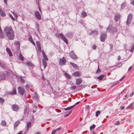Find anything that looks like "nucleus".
I'll use <instances>...</instances> for the list:
<instances>
[{
  "label": "nucleus",
  "mask_w": 134,
  "mask_h": 134,
  "mask_svg": "<svg viewBox=\"0 0 134 134\" xmlns=\"http://www.w3.org/2000/svg\"><path fill=\"white\" fill-rule=\"evenodd\" d=\"M4 32L6 36L9 39L12 40L13 39L14 32L11 27H5Z\"/></svg>",
  "instance_id": "obj_1"
},
{
  "label": "nucleus",
  "mask_w": 134,
  "mask_h": 134,
  "mask_svg": "<svg viewBox=\"0 0 134 134\" xmlns=\"http://www.w3.org/2000/svg\"><path fill=\"white\" fill-rule=\"evenodd\" d=\"M106 31L108 32H111L113 34L117 32V29L116 27H113L112 25L109 24L107 28Z\"/></svg>",
  "instance_id": "obj_2"
},
{
  "label": "nucleus",
  "mask_w": 134,
  "mask_h": 134,
  "mask_svg": "<svg viewBox=\"0 0 134 134\" xmlns=\"http://www.w3.org/2000/svg\"><path fill=\"white\" fill-rule=\"evenodd\" d=\"M55 36L58 38L60 37L61 39L63 41L67 44H68V40L65 37L62 33H56L55 34Z\"/></svg>",
  "instance_id": "obj_3"
},
{
  "label": "nucleus",
  "mask_w": 134,
  "mask_h": 134,
  "mask_svg": "<svg viewBox=\"0 0 134 134\" xmlns=\"http://www.w3.org/2000/svg\"><path fill=\"white\" fill-rule=\"evenodd\" d=\"M107 37V34L106 32H103L100 34V39L101 42H104Z\"/></svg>",
  "instance_id": "obj_4"
},
{
  "label": "nucleus",
  "mask_w": 134,
  "mask_h": 134,
  "mask_svg": "<svg viewBox=\"0 0 134 134\" xmlns=\"http://www.w3.org/2000/svg\"><path fill=\"white\" fill-rule=\"evenodd\" d=\"M66 60L64 57L59 59V65L61 66H63L66 64Z\"/></svg>",
  "instance_id": "obj_5"
},
{
  "label": "nucleus",
  "mask_w": 134,
  "mask_h": 134,
  "mask_svg": "<svg viewBox=\"0 0 134 134\" xmlns=\"http://www.w3.org/2000/svg\"><path fill=\"white\" fill-rule=\"evenodd\" d=\"M18 93L21 96H23L25 90L24 88L21 86H19L18 88Z\"/></svg>",
  "instance_id": "obj_6"
},
{
  "label": "nucleus",
  "mask_w": 134,
  "mask_h": 134,
  "mask_svg": "<svg viewBox=\"0 0 134 134\" xmlns=\"http://www.w3.org/2000/svg\"><path fill=\"white\" fill-rule=\"evenodd\" d=\"M132 18V15L131 13L129 14L127 16V19L126 21V25L129 26L131 21Z\"/></svg>",
  "instance_id": "obj_7"
},
{
  "label": "nucleus",
  "mask_w": 134,
  "mask_h": 134,
  "mask_svg": "<svg viewBox=\"0 0 134 134\" xmlns=\"http://www.w3.org/2000/svg\"><path fill=\"white\" fill-rule=\"evenodd\" d=\"M121 15L119 13H116L114 15V20L116 23L120 21V18Z\"/></svg>",
  "instance_id": "obj_8"
},
{
  "label": "nucleus",
  "mask_w": 134,
  "mask_h": 134,
  "mask_svg": "<svg viewBox=\"0 0 134 134\" xmlns=\"http://www.w3.org/2000/svg\"><path fill=\"white\" fill-rule=\"evenodd\" d=\"M69 55L71 58L73 60H75L77 59V57L76 55L75 54L73 51H71L70 52Z\"/></svg>",
  "instance_id": "obj_9"
},
{
  "label": "nucleus",
  "mask_w": 134,
  "mask_h": 134,
  "mask_svg": "<svg viewBox=\"0 0 134 134\" xmlns=\"http://www.w3.org/2000/svg\"><path fill=\"white\" fill-rule=\"evenodd\" d=\"M98 32L96 30H92L91 31L89 34L90 35H93V36H97L98 34Z\"/></svg>",
  "instance_id": "obj_10"
},
{
  "label": "nucleus",
  "mask_w": 134,
  "mask_h": 134,
  "mask_svg": "<svg viewBox=\"0 0 134 134\" xmlns=\"http://www.w3.org/2000/svg\"><path fill=\"white\" fill-rule=\"evenodd\" d=\"M35 16L38 20H41V16L39 12L38 11H37L35 12Z\"/></svg>",
  "instance_id": "obj_11"
},
{
  "label": "nucleus",
  "mask_w": 134,
  "mask_h": 134,
  "mask_svg": "<svg viewBox=\"0 0 134 134\" xmlns=\"http://www.w3.org/2000/svg\"><path fill=\"white\" fill-rule=\"evenodd\" d=\"M73 35L72 32H69L65 34V36L67 38L70 39L72 37Z\"/></svg>",
  "instance_id": "obj_12"
},
{
  "label": "nucleus",
  "mask_w": 134,
  "mask_h": 134,
  "mask_svg": "<svg viewBox=\"0 0 134 134\" xmlns=\"http://www.w3.org/2000/svg\"><path fill=\"white\" fill-rule=\"evenodd\" d=\"M72 75L74 76L79 77L81 75L80 72L79 71H76L72 74Z\"/></svg>",
  "instance_id": "obj_13"
},
{
  "label": "nucleus",
  "mask_w": 134,
  "mask_h": 134,
  "mask_svg": "<svg viewBox=\"0 0 134 134\" xmlns=\"http://www.w3.org/2000/svg\"><path fill=\"white\" fill-rule=\"evenodd\" d=\"M82 81L81 79L78 78L76 80V84L79 85H80L82 82Z\"/></svg>",
  "instance_id": "obj_14"
},
{
  "label": "nucleus",
  "mask_w": 134,
  "mask_h": 134,
  "mask_svg": "<svg viewBox=\"0 0 134 134\" xmlns=\"http://www.w3.org/2000/svg\"><path fill=\"white\" fill-rule=\"evenodd\" d=\"M28 40L33 45L35 46V43L34 42L32 37L31 35H30L29 37L28 38Z\"/></svg>",
  "instance_id": "obj_15"
},
{
  "label": "nucleus",
  "mask_w": 134,
  "mask_h": 134,
  "mask_svg": "<svg viewBox=\"0 0 134 134\" xmlns=\"http://www.w3.org/2000/svg\"><path fill=\"white\" fill-rule=\"evenodd\" d=\"M42 60L44 68L45 69L47 66V63L46 61L47 60H45V59L44 58H43Z\"/></svg>",
  "instance_id": "obj_16"
},
{
  "label": "nucleus",
  "mask_w": 134,
  "mask_h": 134,
  "mask_svg": "<svg viewBox=\"0 0 134 134\" xmlns=\"http://www.w3.org/2000/svg\"><path fill=\"white\" fill-rule=\"evenodd\" d=\"M42 54L43 55V58H44L45 59V60H46L47 61L48 60V59L47 57L46 54L45 53L44 51H42Z\"/></svg>",
  "instance_id": "obj_17"
},
{
  "label": "nucleus",
  "mask_w": 134,
  "mask_h": 134,
  "mask_svg": "<svg viewBox=\"0 0 134 134\" xmlns=\"http://www.w3.org/2000/svg\"><path fill=\"white\" fill-rule=\"evenodd\" d=\"M64 75L65 77L68 79H69L71 78V76L66 72H65L64 73Z\"/></svg>",
  "instance_id": "obj_18"
},
{
  "label": "nucleus",
  "mask_w": 134,
  "mask_h": 134,
  "mask_svg": "<svg viewBox=\"0 0 134 134\" xmlns=\"http://www.w3.org/2000/svg\"><path fill=\"white\" fill-rule=\"evenodd\" d=\"M5 75L4 74L1 73H0V79L2 80L4 79L5 78Z\"/></svg>",
  "instance_id": "obj_19"
},
{
  "label": "nucleus",
  "mask_w": 134,
  "mask_h": 134,
  "mask_svg": "<svg viewBox=\"0 0 134 134\" xmlns=\"http://www.w3.org/2000/svg\"><path fill=\"white\" fill-rule=\"evenodd\" d=\"M18 59H19L21 61H23L24 60V58L21 53H20L19 54V55L18 56Z\"/></svg>",
  "instance_id": "obj_20"
},
{
  "label": "nucleus",
  "mask_w": 134,
  "mask_h": 134,
  "mask_svg": "<svg viewBox=\"0 0 134 134\" xmlns=\"http://www.w3.org/2000/svg\"><path fill=\"white\" fill-rule=\"evenodd\" d=\"M87 14L86 12L85 11L83 10L81 13V16L84 18L87 16Z\"/></svg>",
  "instance_id": "obj_21"
},
{
  "label": "nucleus",
  "mask_w": 134,
  "mask_h": 134,
  "mask_svg": "<svg viewBox=\"0 0 134 134\" xmlns=\"http://www.w3.org/2000/svg\"><path fill=\"white\" fill-rule=\"evenodd\" d=\"M31 125V123L30 122H29L27 124V128L26 129V130H28L29 128L30 127Z\"/></svg>",
  "instance_id": "obj_22"
},
{
  "label": "nucleus",
  "mask_w": 134,
  "mask_h": 134,
  "mask_svg": "<svg viewBox=\"0 0 134 134\" xmlns=\"http://www.w3.org/2000/svg\"><path fill=\"white\" fill-rule=\"evenodd\" d=\"M12 108L13 110L16 111H17V105L15 104L12 105Z\"/></svg>",
  "instance_id": "obj_23"
},
{
  "label": "nucleus",
  "mask_w": 134,
  "mask_h": 134,
  "mask_svg": "<svg viewBox=\"0 0 134 134\" xmlns=\"http://www.w3.org/2000/svg\"><path fill=\"white\" fill-rule=\"evenodd\" d=\"M6 50L10 56H12V53L11 51L8 48H7L6 49Z\"/></svg>",
  "instance_id": "obj_24"
},
{
  "label": "nucleus",
  "mask_w": 134,
  "mask_h": 134,
  "mask_svg": "<svg viewBox=\"0 0 134 134\" xmlns=\"http://www.w3.org/2000/svg\"><path fill=\"white\" fill-rule=\"evenodd\" d=\"M70 63L73 68L75 69H77V67H78L77 66L76 64L73 63L71 62H70Z\"/></svg>",
  "instance_id": "obj_25"
},
{
  "label": "nucleus",
  "mask_w": 134,
  "mask_h": 134,
  "mask_svg": "<svg viewBox=\"0 0 134 134\" xmlns=\"http://www.w3.org/2000/svg\"><path fill=\"white\" fill-rule=\"evenodd\" d=\"M0 14L1 16H4L5 15V14L4 13V12L1 9H0Z\"/></svg>",
  "instance_id": "obj_26"
},
{
  "label": "nucleus",
  "mask_w": 134,
  "mask_h": 134,
  "mask_svg": "<svg viewBox=\"0 0 134 134\" xmlns=\"http://www.w3.org/2000/svg\"><path fill=\"white\" fill-rule=\"evenodd\" d=\"M26 63L28 66H29L31 67L32 66H34L33 64L32 63V62H26Z\"/></svg>",
  "instance_id": "obj_27"
},
{
  "label": "nucleus",
  "mask_w": 134,
  "mask_h": 134,
  "mask_svg": "<svg viewBox=\"0 0 134 134\" xmlns=\"http://www.w3.org/2000/svg\"><path fill=\"white\" fill-rule=\"evenodd\" d=\"M104 76V75H101L97 77H94V78H98V79L100 80H102L103 77Z\"/></svg>",
  "instance_id": "obj_28"
},
{
  "label": "nucleus",
  "mask_w": 134,
  "mask_h": 134,
  "mask_svg": "<svg viewBox=\"0 0 134 134\" xmlns=\"http://www.w3.org/2000/svg\"><path fill=\"white\" fill-rule=\"evenodd\" d=\"M84 87V86L83 85H81L79 86H77V88L79 90H81Z\"/></svg>",
  "instance_id": "obj_29"
},
{
  "label": "nucleus",
  "mask_w": 134,
  "mask_h": 134,
  "mask_svg": "<svg viewBox=\"0 0 134 134\" xmlns=\"http://www.w3.org/2000/svg\"><path fill=\"white\" fill-rule=\"evenodd\" d=\"M73 108V107L72 106H70L68 107H67L66 108H64V110L65 111H66L68 110H69L72 108Z\"/></svg>",
  "instance_id": "obj_30"
},
{
  "label": "nucleus",
  "mask_w": 134,
  "mask_h": 134,
  "mask_svg": "<svg viewBox=\"0 0 134 134\" xmlns=\"http://www.w3.org/2000/svg\"><path fill=\"white\" fill-rule=\"evenodd\" d=\"M131 49L130 50V51L131 52H132L133 50L134 49V43L131 45V46L130 47Z\"/></svg>",
  "instance_id": "obj_31"
},
{
  "label": "nucleus",
  "mask_w": 134,
  "mask_h": 134,
  "mask_svg": "<svg viewBox=\"0 0 134 134\" xmlns=\"http://www.w3.org/2000/svg\"><path fill=\"white\" fill-rule=\"evenodd\" d=\"M19 79L20 80L22 83H25V81L24 80L23 78L22 77V76H19Z\"/></svg>",
  "instance_id": "obj_32"
},
{
  "label": "nucleus",
  "mask_w": 134,
  "mask_h": 134,
  "mask_svg": "<svg viewBox=\"0 0 134 134\" xmlns=\"http://www.w3.org/2000/svg\"><path fill=\"white\" fill-rule=\"evenodd\" d=\"M1 124L3 126H5L6 125V123L5 120H3L2 121Z\"/></svg>",
  "instance_id": "obj_33"
},
{
  "label": "nucleus",
  "mask_w": 134,
  "mask_h": 134,
  "mask_svg": "<svg viewBox=\"0 0 134 134\" xmlns=\"http://www.w3.org/2000/svg\"><path fill=\"white\" fill-rule=\"evenodd\" d=\"M11 94L13 95L16 94V90L15 89L13 88V90L10 93Z\"/></svg>",
  "instance_id": "obj_34"
},
{
  "label": "nucleus",
  "mask_w": 134,
  "mask_h": 134,
  "mask_svg": "<svg viewBox=\"0 0 134 134\" xmlns=\"http://www.w3.org/2000/svg\"><path fill=\"white\" fill-rule=\"evenodd\" d=\"M72 110L69 111V113H68V114H66L64 116V117H66L68 116L69 115L72 113Z\"/></svg>",
  "instance_id": "obj_35"
},
{
  "label": "nucleus",
  "mask_w": 134,
  "mask_h": 134,
  "mask_svg": "<svg viewBox=\"0 0 134 134\" xmlns=\"http://www.w3.org/2000/svg\"><path fill=\"white\" fill-rule=\"evenodd\" d=\"M100 112L99 111H98L96 112V116L97 117L100 114Z\"/></svg>",
  "instance_id": "obj_36"
},
{
  "label": "nucleus",
  "mask_w": 134,
  "mask_h": 134,
  "mask_svg": "<svg viewBox=\"0 0 134 134\" xmlns=\"http://www.w3.org/2000/svg\"><path fill=\"white\" fill-rule=\"evenodd\" d=\"M97 47L96 46V45L95 44H94L92 45V49L93 50H95L96 48Z\"/></svg>",
  "instance_id": "obj_37"
},
{
  "label": "nucleus",
  "mask_w": 134,
  "mask_h": 134,
  "mask_svg": "<svg viewBox=\"0 0 134 134\" xmlns=\"http://www.w3.org/2000/svg\"><path fill=\"white\" fill-rule=\"evenodd\" d=\"M125 7V3H123L121 5V8L123 9Z\"/></svg>",
  "instance_id": "obj_38"
},
{
  "label": "nucleus",
  "mask_w": 134,
  "mask_h": 134,
  "mask_svg": "<svg viewBox=\"0 0 134 134\" xmlns=\"http://www.w3.org/2000/svg\"><path fill=\"white\" fill-rule=\"evenodd\" d=\"M37 46V47H41L40 44V42L38 41H37L36 42Z\"/></svg>",
  "instance_id": "obj_39"
},
{
  "label": "nucleus",
  "mask_w": 134,
  "mask_h": 134,
  "mask_svg": "<svg viewBox=\"0 0 134 134\" xmlns=\"http://www.w3.org/2000/svg\"><path fill=\"white\" fill-rule=\"evenodd\" d=\"M109 46L110 47V51L112 50L113 49V44L112 43H111L109 44Z\"/></svg>",
  "instance_id": "obj_40"
},
{
  "label": "nucleus",
  "mask_w": 134,
  "mask_h": 134,
  "mask_svg": "<svg viewBox=\"0 0 134 134\" xmlns=\"http://www.w3.org/2000/svg\"><path fill=\"white\" fill-rule=\"evenodd\" d=\"M4 99L0 97V102L3 104L4 102Z\"/></svg>",
  "instance_id": "obj_41"
},
{
  "label": "nucleus",
  "mask_w": 134,
  "mask_h": 134,
  "mask_svg": "<svg viewBox=\"0 0 134 134\" xmlns=\"http://www.w3.org/2000/svg\"><path fill=\"white\" fill-rule=\"evenodd\" d=\"M96 126V125L94 124H93L92 126H91L90 127V129L91 130L92 129H94Z\"/></svg>",
  "instance_id": "obj_42"
},
{
  "label": "nucleus",
  "mask_w": 134,
  "mask_h": 134,
  "mask_svg": "<svg viewBox=\"0 0 134 134\" xmlns=\"http://www.w3.org/2000/svg\"><path fill=\"white\" fill-rule=\"evenodd\" d=\"M101 70L99 69V66H98V68L96 72V74H97L98 73H100L101 72Z\"/></svg>",
  "instance_id": "obj_43"
},
{
  "label": "nucleus",
  "mask_w": 134,
  "mask_h": 134,
  "mask_svg": "<svg viewBox=\"0 0 134 134\" xmlns=\"http://www.w3.org/2000/svg\"><path fill=\"white\" fill-rule=\"evenodd\" d=\"M28 110V109L26 108L24 110V113L25 114H27L28 113V112L27 111Z\"/></svg>",
  "instance_id": "obj_44"
},
{
  "label": "nucleus",
  "mask_w": 134,
  "mask_h": 134,
  "mask_svg": "<svg viewBox=\"0 0 134 134\" xmlns=\"http://www.w3.org/2000/svg\"><path fill=\"white\" fill-rule=\"evenodd\" d=\"M76 88H77V86H72L70 88L71 89H73L74 90L76 89Z\"/></svg>",
  "instance_id": "obj_45"
},
{
  "label": "nucleus",
  "mask_w": 134,
  "mask_h": 134,
  "mask_svg": "<svg viewBox=\"0 0 134 134\" xmlns=\"http://www.w3.org/2000/svg\"><path fill=\"white\" fill-rule=\"evenodd\" d=\"M120 124V122L119 121H115V122L114 124L115 125H119Z\"/></svg>",
  "instance_id": "obj_46"
},
{
  "label": "nucleus",
  "mask_w": 134,
  "mask_h": 134,
  "mask_svg": "<svg viewBox=\"0 0 134 134\" xmlns=\"http://www.w3.org/2000/svg\"><path fill=\"white\" fill-rule=\"evenodd\" d=\"M9 17L11 18L12 20H15V19L13 17L11 14H9Z\"/></svg>",
  "instance_id": "obj_47"
},
{
  "label": "nucleus",
  "mask_w": 134,
  "mask_h": 134,
  "mask_svg": "<svg viewBox=\"0 0 134 134\" xmlns=\"http://www.w3.org/2000/svg\"><path fill=\"white\" fill-rule=\"evenodd\" d=\"M0 35L1 36V38H3L4 37V35L2 32H0Z\"/></svg>",
  "instance_id": "obj_48"
},
{
  "label": "nucleus",
  "mask_w": 134,
  "mask_h": 134,
  "mask_svg": "<svg viewBox=\"0 0 134 134\" xmlns=\"http://www.w3.org/2000/svg\"><path fill=\"white\" fill-rule=\"evenodd\" d=\"M35 95H36V98H37L38 99H39V96L37 94L36 92H35Z\"/></svg>",
  "instance_id": "obj_49"
},
{
  "label": "nucleus",
  "mask_w": 134,
  "mask_h": 134,
  "mask_svg": "<svg viewBox=\"0 0 134 134\" xmlns=\"http://www.w3.org/2000/svg\"><path fill=\"white\" fill-rule=\"evenodd\" d=\"M131 4L134 6V0H131Z\"/></svg>",
  "instance_id": "obj_50"
},
{
  "label": "nucleus",
  "mask_w": 134,
  "mask_h": 134,
  "mask_svg": "<svg viewBox=\"0 0 134 134\" xmlns=\"http://www.w3.org/2000/svg\"><path fill=\"white\" fill-rule=\"evenodd\" d=\"M128 98V97L127 96V95H125L123 97V99L124 100H125L127 98Z\"/></svg>",
  "instance_id": "obj_51"
},
{
  "label": "nucleus",
  "mask_w": 134,
  "mask_h": 134,
  "mask_svg": "<svg viewBox=\"0 0 134 134\" xmlns=\"http://www.w3.org/2000/svg\"><path fill=\"white\" fill-rule=\"evenodd\" d=\"M17 46H18V47H17V51H18V47L19 48L20 47V44H19V42L18 41H17Z\"/></svg>",
  "instance_id": "obj_52"
},
{
  "label": "nucleus",
  "mask_w": 134,
  "mask_h": 134,
  "mask_svg": "<svg viewBox=\"0 0 134 134\" xmlns=\"http://www.w3.org/2000/svg\"><path fill=\"white\" fill-rule=\"evenodd\" d=\"M25 88L26 89H28L29 88V85L27 84H26L25 85Z\"/></svg>",
  "instance_id": "obj_53"
},
{
  "label": "nucleus",
  "mask_w": 134,
  "mask_h": 134,
  "mask_svg": "<svg viewBox=\"0 0 134 134\" xmlns=\"http://www.w3.org/2000/svg\"><path fill=\"white\" fill-rule=\"evenodd\" d=\"M80 102V101H79L78 102H77L74 105H73L72 106L73 107H74L76 105L78 104Z\"/></svg>",
  "instance_id": "obj_54"
},
{
  "label": "nucleus",
  "mask_w": 134,
  "mask_h": 134,
  "mask_svg": "<svg viewBox=\"0 0 134 134\" xmlns=\"http://www.w3.org/2000/svg\"><path fill=\"white\" fill-rule=\"evenodd\" d=\"M61 129V127H59V128H57L55 130V131H56V132L57 131H59Z\"/></svg>",
  "instance_id": "obj_55"
},
{
  "label": "nucleus",
  "mask_w": 134,
  "mask_h": 134,
  "mask_svg": "<svg viewBox=\"0 0 134 134\" xmlns=\"http://www.w3.org/2000/svg\"><path fill=\"white\" fill-rule=\"evenodd\" d=\"M38 49L40 52H41V47H38Z\"/></svg>",
  "instance_id": "obj_56"
},
{
  "label": "nucleus",
  "mask_w": 134,
  "mask_h": 134,
  "mask_svg": "<svg viewBox=\"0 0 134 134\" xmlns=\"http://www.w3.org/2000/svg\"><path fill=\"white\" fill-rule=\"evenodd\" d=\"M133 95H134V92H132L131 93V94H130V97H132Z\"/></svg>",
  "instance_id": "obj_57"
},
{
  "label": "nucleus",
  "mask_w": 134,
  "mask_h": 134,
  "mask_svg": "<svg viewBox=\"0 0 134 134\" xmlns=\"http://www.w3.org/2000/svg\"><path fill=\"white\" fill-rule=\"evenodd\" d=\"M42 79L43 80H45V78L44 77L43 74V73H42Z\"/></svg>",
  "instance_id": "obj_58"
},
{
  "label": "nucleus",
  "mask_w": 134,
  "mask_h": 134,
  "mask_svg": "<svg viewBox=\"0 0 134 134\" xmlns=\"http://www.w3.org/2000/svg\"><path fill=\"white\" fill-rule=\"evenodd\" d=\"M125 107L124 106H123L120 107V109L121 110H123L124 109Z\"/></svg>",
  "instance_id": "obj_59"
},
{
  "label": "nucleus",
  "mask_w": 134,
  "mask_h": 134,
  "mask_svg": "<svg viewBox=\"0 0 134 134\" xmlns=\"http://www.w3.org/2000/svg\"><path fill=\"white\" fill-rule=\"evenodd\" d=\"M118 129L117 128H116L112 132V133H113V132H115V131H117V130Z\"/></svg>",
  "instance_id": "obj_60"
},
{
  "label": "nucleus",
  "mask_w": 134,
  "mask_h": 134,
  "mask_svg": "<svg viewBox=\"0 0 134 134\" xmlns=\"http://www.w3.org/2000/svg\"><path fill=\"white\" fill-rule=\"evenodd\" d=\"M56 132V131L53 130L52 131V132L51 133V134H55Z\"/></svg>",
  "instance_id": "obj_61"
},
{
  "label": "nucleus",
  "mask_w": 134,
  "mask_h": 134,
  "mask_svg": "<svg viewBox=\"0 0 134 134\" xmlns=\"http://www.w3.org/2000/svg\"><path fill=\"white\" fill-rule=\"evenodd\" d=\"M125 77V76H124L121 78L119 80V81H122L123 79Z\"/></svg>",
  "instance_id": "obj_62"
},
{
  "label": "nucleus",
  "mask_w": 134,
  "mask_h": 134,
  "mask_svg": "<svg viewBox=\"0 0 134 134\" xmlns=\"http://www.w3.org/2000/svg\"><path fill=\"white\" fill-rule=\"evenodd\" d=\"M133 104V102H132L131 103V104H130L129 106L128 107H130Z\"/></svg>",
  "instance_id": "obj_63"
},
{
  "label": "nucleus",
  "mask_w": 134,
  "mask_h": 134,
  "mask_svg": "<svg viewBox=\"0 0 134 134\" xmlns=\"http://www.w3.org/2000/svg\"><path fill=\"white\" fill-rule=\"evenodd\" d=\"M121 57L120 55H119L118 56V61H119L121 59Z\"/></svg>",
  "instance_id": "obj_64"
}]
</instances>
